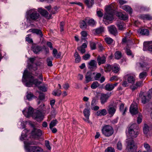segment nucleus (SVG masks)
Here are the masks:
<instances>
[{
  "instance_id": "obj_1",
  "label": "nucleus",
  "mask_w": 152,
  "mask_h": 152,
  "mask_svg": "<svg viewBox=\"0 0 152 152\" xmlns=\"http://www.w3.org/2000/svg\"><path fill=\"white\" fill-rule=\"evenodd\" d=\"M28 81L25 84V86L27 87H30L34 84L35 86L38 87L39 89L45 92L47 91L46 87L43 86H40L42 82L39 81L37 79H34V76L29 73L27 70H25L23 74L22 79L23 82Z\"/></svg>"
},
{
  "instance_id": "obj_2",
  "label": "nucleus",
  "mask_w": 152,
  "mask_h": 152,
  "mask_svg": "<svg viewBox=\"0 0 152 152\" xmlns=\"http://www.w3.org/2000/svg\"><path fill=\"white\" fill-rule=\"evenodd\" d=\"M139 127L136 124H132L129 127L128 130L129 136L132 138H129L126 140L132 139L133 138L136 137L139 134Z\"/></svg>"
},
{
  "instance_id": "obj_3",
  "label": "nucleus",
  "mask_w": 152,
  "mask_h": 152,
  "mask_svg": "<svg viewBox=\"0 0 152 152\" xmlns=\"http://www.w3.org/2000/svg\"><path fill=\"white\" fill-rule=\"evenodd\" d=\"M113 13L114 10L108 8L104 15L103 19L104 23L106 25H108L110 21L113 19Z\"/></svg>"
},
{
  "instance_id": "obj_4",
  "label": "nucleus",
  "mask_w": 152,
  "mask_h": 152,
  "mask_svg": "<svg viewBox=\"0 0 152 152\" xmlns=\"http://www.w3.org/2000/svg\"><path fill=\"white\" fill-rule=\"evenodd\" d=\"M26 13L30 20L37 21L40 17V14L35 9H32L28 10Z\"/></svg>"
},
{
  "instance_id": "obj_5",
  "label": "nucleus",
  "mask_w": 152,
  "mask_h": 152,
  "mask_svg": "<svg viewBox=\"0 0 152 152\" xmlns=\"http://www.w3.org/2000/svg\"><path fill=\"white\" fill-rule=\"evenodd\" d=\"M102 134L105 137H109L114 133V130L113 127L109 125L104 126L102 129Z\"/></svg>"
},
{
  "instance_id": "obj_6",
  "label": "nucleus",
  "mask_w": 152,
  "mask_h": 152,
  "mask_svg": "<svg viewBox=\"0 0 152 152\" xmlns=\"http://www.w3.org/2000/svg\"><path fill=\"white\" fill-rule=\"evenodd\" d=\"M126 143L127 144V152H135L137 147L134 144L133 140L132 139L128 140L126 141ZM137 152H141V151L139 150Z\"/></svg>"
},
{
  "instance_id": "obj_7",
  "label": "nucleus",
  "mask_w": 152,
  "mask_h": 152,
  "mask_svg": "<svg viewBox=\"0 0 152 152\" xmlns=\"http://www.w3.org/2000/svg\"><path fill=\"white\" fill-rule=\"evenodd\" d=\"M26 152H42L43 150L40 148L36 146H27L25 147Z\"/></svg>"
},
{
  "instance_id": "obj_8",
  "label": "nucleus",
  "mask_w": 152,
  "mask_h": 152,
  "mask_svg": "<svg viewBox=\"0 0 152 152\" xmlns=\"http://www.w3.org/2000/svg\"><path fill=\"white\" fill-rule=\"evenodd\" d=\"M129 111L132 115H136L138 113V107L137 104L135 102H133L131 104Z\"/></svg>"
},
{
  "instance_id": "obj_9",
  "label": "nucleus",
  "mask_w": 152,
  "mask_h": 152,
  "mask_svg": "<svg viewBox=\"0 0 152 152\" xmlns=\"http://www.w3.org/2000/svg\"><path fill=\"white\" fill-rule=\"evenodd\" d=\"M111 93H107L106 94H102L100 98L101 104H103L107 102L110 96Z\"/></svg>"
},
{
  "instance_id": "obj_10",
  "label": "nucleus",
  "mask_w": 152,
  "mask_h": 152,
  "mask_svg": "<svg viewBox=\"0 0 152 152\" xmlns=\"http://www.w3.org/2000/svg\"><path fill=\"white\" fill-rule=\"evenodd\" d=\"M42 134V132L41 130L39 129L34 128L32 131L31 135L33 138L37 139Z\"/></svg>"
},
{
  "instance_id": "obj_11",
  "label": "nucleus",
  "mask_w": 152,
  "mask_h": 152,
  "mask_svg": "<svg viewBox=\"0 0 152 152\" xmlns=\"http://www.w3.org/2000/svg\"><path fill=\"white\" fill-rule=\"evenodd\" d=\"M88 67L91 71H94L97 68L96 61L94 60H91L88 63Z\"/></svg>"
},
{
  "instance_id": "obj_12",
  "label": "nucleus",
  "mask_w": 152,
  "mask_h": 152,
  "mask_svg": "<svg viewBox=\"0 0 152 152\" xmlns=\"http://www.w3.org/2000/svg\"><path fill=\"white\" fill-rule=\"evenodd\" d=\"M32 116L37 121H41L43 119V117L42 112L39 110H37L32 115Z\"/></svg>"
},
{
  "instance_id": "obj_13",
  "label": "nucleus",
  "mask_w": 152,
  "mask_h": 152,
  "mask_svg": "<svg viewBox=\"0 0 152 152\" xmlns=\"http://www.w3.org/2000/svg\"><path fill=\"white\" fill-rule=\"evenodd\" d=\"M38 11L42 16L45 17L46 18L50 19L51 18V15H49L48 12L45 9L39 8L38 9Z\"/></svg>"
},
{
  "instance_id": "obj_14",
  "label": "nucleus",
  "mask_w": 152,
  "mask_h": 152,
  "mask_svg": "<svg viewBox=\"0 0 152 152\" xmlns=\"http://www.w3.org/2000/svg\"><path fill=\"white\" fill-rule=\"evenodd\" d=\"M33 109L32 107H29L28 108L26 109L25 110L23 111V113L26 117H28L31 115H32L34 113Z\"/></svg>"
},
{
  "instance_id": "obj_15",
  "label": "nucleus",
  "mask_w": 152,
  "mask_h": 152,
  "mask_svg": "<svg viewBox=\"0 0 152 152\" xmlns=\"http://www.w3.org/2000/svg\"><path fill=\"white\" fill-rule=\"evenodd\" d=\"M125 77L127 78L129 83L133 84L135 81V76L132 74H128L126 75Z\"/></svg>"
},
{
  "instance_id": "obj_16",
  "label": "nucleus",
  "mask_w": 152,
  "mask_h": 152,
  "mask_svg": "<svg viewBox=\"0 0 152 152\" xmlns=\"http://www.w3.org/2000/svg\"><path fill=\"white\" fill-rule=\"evenodd\" d=\"M139 96L141 100L142 103L144 104L148 102L149 99L151 98L148 97V95L147 96L143 93H141L140 94Z\"/></svg>"
},
{
  "instance_id": "obj_17",
  "label": "nucleus",
  "mask_w": 152,
  "mask_h": 152,
  "mask_svg": "<svg viewBox=\"0 0 152 152\" xmlns=\"http://www.w3.org/2000/svg\"><path fill=\"white\" fill-rule=\"evenodd\" d=\"M94 74V72L92 73L90 71L87 72L85 76L86 83H88L90 81L92 80L93 76Z\"/></svg>"
},
{
  "instance_id": "obj_18",
  "label": "nucleus",
  "mask_w": 152,
  "mask_h": 152,
  "mask_svg": "<svg viewBox=\"0 0 152 152\" xmlns=\"http://www.w3.org/2000/svg\"><path fill=\"white\" fill-rule=\"evenodd\" d=\"M116 109V107L115 105H110L107 110L109 114L113 116L115 114Z\"/></svg>"
},
{
  "instance_id": "obj_19",
  "label": "nucleus",
  "mask_w": 152,
  "mask_h": 152,
  "mask_svg": "<svg viewBox=\"0 0 152 152\" xmlns=\"http://www.w3.org/2000/svg\"><path fill=\"white\" fill-rule=\"evenodd\" d=\"M118 83H116L114 84L112 83H107L105 86V88L106 90L108 91H110L112 90L115 87L117 86Z\"/></svg>"
},
{
  "instance_id": "obj_20",
  "label": "nucleus",
  "mask_w": 152,
  "mask_h": 152,
  "mask_svg": "<svg viewBox=\"0 0 152 152\" xmlns=\"http://www.w3.org/2000/svg\"><path fill=\"white\" fill-rule=\"evenodd\" d=\"M97 61L99 65L104 64L106 61V58L104 56H99L97 58Z\"/></svg>"
},
{
  "instance_id": "obj_21",
  "label": "nucleus",
  "mask_w": 152,
  "mask_h": 152,
  "mask_svg": "<svg viewBox=\"0 0 152 152\" xmlns=\"http://www.w3.org/2000/svg\"><path fill=\"white\" fill-rule=\"evenodd\" d=\"M108 28L109 31L111 34L114 35H116L117 34V29L114 26H111L109 27Z\"/></svg>"
},
{
  "instance_id": "obj_22",
  "label": "nucleus",
  "mask_w": 152,
  "mask_h": 152,
  "mask_svg": "<svg viewBox=\"0 0 152 152\" xmlns=\"http://www.w3.org/2000/svg\"><path fill=\"white\" fill-rule=\"evenodd\" d=\"M143 45L146 48H148V50L152 53V42H144Z\"/></svg>"
},
{
  "instance_id": "obj_23",
  "label": "nucleus",
  "mask_w": 152,
  "mask_h": 152,
  "mask_svg": "<svg viewBox=\"0 0 152 152\" xmlns=\"http://www.w3.org/2000/svg\"><path fill=\"white\" fill-rule=\"evenodd\" d=\"M85 20L89 26H93L96 23V22L93 19H90V18L88 17H86L85 18Z\"/></svg>"
},
{
  "instance_id": "obj_24",
  "label": "nucleus",
  "mask_w": 152,
  "mask_h": 152,
  "mask_svg": "<svg viewBox=\"0 0 152 152\" xmlns=\"http://www.w3.org/2000/svg\"><path fill=\"white\" fill-rule=\"evenodd\" d=\"M83 113L86 119H83L86 122H88V119L90 115V111L89 110L85 109H84Z\"/></svg>"
},
{
  "instance_id": "obj_25",
  "label": "nucleus",
  "mask_w": 152,
  "mask_h": 152,
  "mask_svg": "<svg viewBox=\"0 0 152 152\" xmlns=\"http://www.w3.org/2000/svg\"><path fill=\"white\" fill-rule=\"evenodd\" d=\"M116 15L121 20H126L128 18V15L126 14H124L121 12H118L116 14Z\"/></svg>"
},
{
  "instance_id": "obj_26",
  "label": "nucleus",
  "mask_w": 152,
  "mask_h": 152,
  "mask_svg": "<svg viewBox=\"0 0 152 152\" xmlns=\"http://www.w3.org/2000/svg\"><path fill=\"white\" fill-rule=\"evenodd\" d=\"M52 55L54 57L58 58L61 57V53L60 52H58L56 49L54 48L53 50Z\"/></svg>"
},
{
  "instance_id": "obj_27",
  "label": "nucleus",
  "mask_w": 152,
  "mask_h": 152,
  "mask_svg": "<svg viewBox=\"0 0 152 152\" xmlns=\"http://www.w3.org/2000/svg\"><path fill=\"white\" fill-rule=\"evenodd\" d=\"M117 26L118 29L121 31H123L126 29V25L123 22L118 23L117 24Z\"/></svg>"
},
{
  "instance_id": "obj_28",
  "label": "nucleus",
  "mask_w": 152,
  "mask_h": 152,
  "mask_svg": "<svg viewBox=\"0 0 152 152\" xmlns=\"http://www.w3.org/2000/svg\"><path fill=\"white\" fill-rule=\"evenodd\" d=\"M137 65L138 66L143 68V69L145 70H148L149 68V66L145 62L143 63V64H142L140 63H137Z\"/></svg>"
},
{
  "instance_id": "obj_29",
  "label": "nucleus",
  "mask_w": 152,
  "mask_h": 152,
  "mask_svg": "<svg viewBox=\"0 0 152 152\" xmlns=\"http://www.w3.org/2000/svg\"><path fill=\"white\" fill-rule=\"evenodd\" d=\"M86 22L85 21V19L84 20L80 21V28L83 30L86 29L87 28V25Z\"/></svg>"
},
{
  "instance_id": "obj_30",
  "label": "nucleus",
  "mask_w": 152,
  "mask_h": 152,
  "mask_svg": "<svg viewBox=\"0 0 152 152\" xmlns=\"http://www.w3.org/2000/svg\"><path fill=\"white\" fill-rule=\"evenodd\" d=\"M107 113V111L105 109L99 110L96 113L97 116L105 115Z\"/></svg>"
},
{
  "instance_id": "obj_31",
  "label": "nucleus",
  "mask_w": 152,
  "mask_h": 152,
  "mask_svg": "<svg viewBox=\"0 0 152 152\" xmlns=\"http://www.w3.org/2000/svg\"><path fill=\"white\" fill-rule=\"evenodd\" d=\"M121 8L124 10L128 12L129 14H131L132 12V9L131 7L128 5H124L121 7Z\"/></svg>"
},
{
  "instance_id": "obj_32",
  "label": "nucleus",
  "mask_w": 152,
  "mask_h": 152,
  "mask_svg": "<svg viewBox=\"0 0 152 152\" xmlns=\"http://www.w3.org/2000/svg\"><path fill=\"white\" fill-rule=\"evenodd\" d=\"M42 48L41 46L35 45L33 47L32 50L35 53H37L42 50Z\"/></svg>"
},
{
  "instance_id": "obj_33",
  "label": "nucleus",
  "mask_w": 152,
  "mask_h": 152,
  "mask_svg": "<svg viewBox=\"0 0 152 152\" xmlns=\"http://www.w3.org/2000/svg\"><path fill=\"white\" fill-rule=\"evenodd\" d=\"M119 65L117 64H114L112 65V70L115 73H117L119 71Z\"/></svg>"
},
{
  "instance_id": "obj_34",
  "label": "nucleus",
  "mask_w": 152,
  "mask_h": 152,
  "mask_svg": "<svg viewBox=\"0 0 152 152\" xmlns=\"http://www.w3.org/2000/svg\"><path fill=\"white\" fill-rule=\"evenodd\" d=\"M141 18L143 20H152V17L149 15H142L140 16Z\"/></svg>"
},
{
  "instance_id": "obj_35",
  "label": "nucleus",
  "mask_w": 152,
  "mask_h": 152,
  "mask_svg": "<svg viewBox=\"0 0 152 152\" xmlns=\"http://www.w3.org/2000/svg\"><path fill=\"white\" fill-rule=\"evenodd\" d=\"M85 3L89 8L91 7L94 4V0H85Z\"/></svg>"
},
{
  "instance_id": "obj_36",
  "label": "nucleus",
  "mask_w": 152,
  "mask_h": 152,
  "mask_svg": "<svg viewBox=\"0 0 152 152\" xmlns=\"http://www.w3.org/2000/svg\"><path fill=\"white\" fill-rule=\"evenodd\" d=\"M138 32L143 35H148L149 33V31L147 29H141L138 30Z\"/></svg>"
},
{
  "instance_id": "obj_37",
  "label": "nucleus",
  "mask_w": 152,
  "mask_h": 152,
  "mask_svg": "<svg viewBox=\"0 0 152 152\" xmlns=\"http://www.w3.org/2000/svg\"><path fill=\"white\" fill-rule=\"evenodd\" d=\"M28 132V130L26 129H24L23 131L22 132L21 137L20 138L21 140H23L25 139V138L26 137L27 135Z\"/></svg>"
},
{
  "instance_id": "obj_38",
  "label": "nucleus",
  "mask_w": 152,
  "mask_h": 152,
  "mask_svg": "<svg viewBox=\"0 0 152 152\" xmlns=\"http://www.w3.org/2000/svg\"><path fill=\"white\" fill-rule=\"evenodd\" d=\"M33 33H35L37 35L39 36L40 37H42L43 36V34L42 31L40 30L34 28V30H33Z\"/></svg>"
},
{
  "instance_id": "obj_39",
  "label": "nucleus",
  "mask_w": 152,
  "mask_h": 152,
  "mask_svg": "<svg viewBox=\"0 0 152 152\" xmlns=\"http://www.w3.org/2000/svg\"><path fill=\"white\" fill-rule=\"evenodd\" d=\"M150 127L146 124H144L143 129V132L145 134H147L149 132Z\"/></svg>"
},
{
  "instance_id": "obj_40",
  "label": "nucleus",
  "mask_w": 152,
  "mask_h": 152,
  "mask_svg": "<svg viewBox=\"0 0 152 152\" xmlns=\"http://www.w3.org/2000/svg\"><path fill=\"white\" fill-rule=\"evenodd\" d=\"M124 105L123 104H121L119 107L120 110L122 113V114L124 115L125 114V112L127 111V108L126 107L124 110Z\"/></svg>"
},
{
  "instance_id": "obj_41",
  "label": "nucleus",
  "mask_w": 152,
  "mask_h": 152,
  "mask_svg": "<svg viewBox=\"0 0 152 152\" xmlns=\"http://www.w3.org/2000/svg\"><path fill=\"white\" fill-rule=\"evenodd\" d=\"M74 57L75 58V61L76 63L80 62L81 60V57L80 56L78 53L76 52L74 54Z\"/></svg>"
},
{
  "instance_id": "obj_42",
  "label": "nucleus",
  "mask_w": 152,
  "mask_h": 152,
  "mask_svg": "<svg viewBox=\"0 0 152 152\" xmlns=\"http://www.w3.org/2000/svg\"><path fill=\"white\" fill-rule=\"evenodd\" d=\"M112 65L107 64L105 65L104 67V70L105 72H108L112 70Z\"/></svg>"
},
{
  "instance_id": "obj_43",
  "label": "nucleus",
  "mask_w": 152,
  "mask_h": 152,
  "mask_svg": "<svg viewBox=\"0 0 152 152\" xmlns=\"http://www.w3.org/2000/svg\"><path fill=\"white\" fill-rule=\"evenodd\" d=\"M99 86V84L97 81H94L91 84V87L92 89H95L97 88Z\"/></svg>"
},
{
  "instance_id": "obj_44",
  "label": "nucleus",
  "mask_w": 152,
  "mask_h": 152,
  "mask_svg": "<svg viewBox=\"0 0 152 152\" xmlns=\"http://www.w3.org/2000/svg\"><path fill=\"white\" fill-rule=\"evenodd\" d=\"M144 146L148 152H151L152 151V149L150 147V145L147 143L144 144Z\"/></svg>"
},
{
  "instance_id": "obj_45",
  "label": "nucleus",
  "mask_w": 152,
  "mask_h": 152,
  "mask_svg": "<svg viewBox=\"0 0 152 152\" xmlns=\"http://www.w3.org/2000/svg\"><path fill=\"white\" fill-rule=\"evenodd\" d=\"M58 123V121L56 120H53L49 124V128L51 129L53 127L55 126Z\"/></svg>"
},
{
  "instance_id": "obj_46",
  "label": "nucleus",
  "mask_w": 152,
  "mask_h": 152,
  "mask_svg": "<svg viewBox=\"0 0 152 152\" xmlns=\"http://www.w3.org/2000/svg\"><path fill=\"white\" fill-rule=\"evenodd\" d=\"M53 60V58L52 57H51V58H48L47 59L46 62L48 66H53L52 63V60Z\"/></svg>"
},
{
  "instance_id": "obj_47",
  "label": "nucleus",
  "mask_w": 152,
  "mask_h": 152,
  "mask_svg": "<svg viewBox=\"0 0 152 152\" xmlns=\"http://www.w3.org/2000/svg\"><path fill=\"white\" fill-rule=\"evenodd\" d=\"M35 97L34 96L32 93L30 92H27V94L26 95L27 99L30 100L32 99L33 97Z\"/></svg>"
},
{
  "instance_id": "obj_48",
  "label": "nucleus",
  "mask_w": 152,
  "mask_h": 152,
  "mask_svg": "<svg viewBox=\"0 0 152 152\" xmlns=\"http://www.w3.org/2000/svg\"><path fill=\"white\" fill-rule=\"evenodd\" d=\"M115 57L116 59H120L121 57V53L119 51H117L115 52Z\"/></svg>"
},
{
  "instance_id": "obj_49",
  "label": "nucleus",
  "mask_w": 152,
  "mask_h": 152,
  "mask_svg": "<svg viewBox=\"0 0 152 152\" xmlns=\"http://www.w3.org/2000/svg\"><path fill=\"white\" fill-rule=\"evenodd\" d=\"M104 28L103 27H100L96 30V32L97 34H100L104 31Z\"/></svg>"
},
{
  "instance_id": "obj_50",
  "label": "nucleus",
  "mask_w": 152,
  "mask_h": 152,
  "mask_svg": "<svg viewBox=\"0 0 152 152\" xmlns=\"http://www.w3.org/2000/svg\"><path fill=\"white\" fill-rule=\"evenodd\" d=\"M61 94V91L58 89L56 91H54L53 92V94L55 96H59Z\"/></svg>"
},
{
  "instance_id": "obj_51",
  "label": "nucleus",
  "mask_w": 152,
  "mask_h": 152,
  "mask_svg": "<svg viewBox=\"0 0 152 152\" xmlns=\"http://www.w3.org/2000/svg\"><path fill=\"white\" fill-rule=\"evenodd\" d=\"M105 41L106 43L108 45L111 44L113 42V40L110 37H107L105 38Z\"/></svg>"
},
{
  "instance_id": "obj_52",
  "label": "nucleus",
  "mask_w": 152,
  "mask_h": 152,
  "mask_svg": "<svg viewBox=\"0 0 152 152\" xmlns=\"http://www.w3.org/2000/svg\"><path fill=\"white\" fill-rule=\"evenodd\" d=\"M147 74L146 72H142L140 74L139 78L140 79L145 78L147 76Z\"/></svg>"
},
{
  "instance_id": "obj_53",
  "label": "nucleus",
  "mask_w": 152,
  "mask_h": 152,
  "mask_svg": "<svg viewBox=\"0 0 152 152\" xmlns=\"http://www.w3.org/2000/svg\"><path fill=\"white\" fill-rule=\"evenodd\" d=\"M31 36L30 34H28L26 36V41L29 43H31L33 42V41L32 39L29 37Z\"/></svg>"
},
{
  "instance_id": "obj_54",
  "label": "nucleus",
  "mask_w": 152,
  "mask_h": 152,
  "mask_svg": "<svg viewBox=\"0 0 152 152\" xmlns=\"http://www.w3.org/2000/svg\"><path fill=\"white\" fill-rule=\"evenodd\" d=\"M117 147L118 150H121L122 148V145L121 142L119 141L117 145Z\"/></svg>"
},
{
  "instance_id": "obj_55",
  "label": "nucleus",
  "mask_w": 152,
  "mask_h": 152,
  "mask_svg": "<svg viewBox=\"0 0 152 152\" xmlns=\"http://www.w3.org/2000/svg\"><path fill=\"white\" fill-rule=\"evenodd\" d=\"M142 116L141 114L139 113L138 116L137 118V122L139 124L141 123L142 121Z\"/></svg>"
},
{
  "instance_id": "obj_56",
  "label": "nucleus",
  "mask_w": 152,
  "mask_h": 152,
  "mask_svg": "<svg viewBox=\"0 0 152 152\" xmlns=\"http://www.w3.org/2000/svg\"><path fill=\"white\" fill-rule=\"evenodd\" d=\"M105 152H115V151L114 148L111 147H109L105 150Z\"/></svg>"
},
{
  "instance_id": "obj_57",
  "label": "nucleus",
  "mask_w": 152,
  "mask_h": 152,
  "mask_svg": "<svg viewBox=\"0 0 152 152\" xmlns=\"http://www.w3.org/2000/svg\"><path fill=\"white\" fill-rule=\"evenodd\" d=\"M90 45L92 50H94L96 48V44L93 42H90Z\"/></svg>"
},
{
  "instance_id": "obj_58",
  "label": "nucleus",
  "mask_w": 152,
  "mask_h": 152,
  "mask_svg": "<svg viewBox=\"0 0 152 152\" xmlns=\"http://www.w3.org/2000/svg\"><path fill=\"white\" fill-rule=\"evenodd\" d=\"M45 95L43 93H40L39 98L40 100H43L45 99Z\"/></svg>"
},
{
  "instance_id": "obj_59",
  "label": "nucleus",
  "mask_w": 152,
  "mask_h": 152,
  "mask_svg": "<svg viewBox=\"0 0 152 152\" xmlns=\"http://www.w3.org/2000/svg\"><path fill=\"white\" fill-rule=\"evenodd\" d=\"M90 55L88 54H85L83 56V59L85 60H87L90 58Z\"/></svg>"
},
{
  "instance_id": "obj_60",
  "label": "nucleus",
  "mask_w": 152,
  "mask_h": 152,
  "mask_svg": "<svg viewBox=\"0 0 152 152\" xmlns=\"http://www.w3.org/2000/svg\"><path fill=\"white\" fill-rule=\"evenodd\" d=\"M101 76V74L99 73H97L94 77L95 80H98Z\"/></svg>"
},
{
  "instance_id": "obj_61",
  "label": "nucleus",
  "mask_w": 152,
  "mask_h": 152,
  "mask_svg": "<svg viewBox=\"0 0 152 152\" xmlns=\"http://www.w3.org/2000/svg\"><path fill=\"white\" fill-rule=\"evenodd\" d=\"M47 45L50 48V50H53V44L51 42L48 41L47 42Z\"/></svg>"
},
{
  "instance_id": "obj_62",
  "label": "nucleus",
  "mask_w": 152,
  "mask_h": 152,
  "mask_svg": "<svg viewBox=\"0 0 152 152\" xmlns=\"http://www.w3.org/2000/svg\"><path fill=\"white\" fill-rule=\"evenodd\" d=\"M81 34L82 37H85L88 35V34L87 32L86 31H82L81 32Z\"/></svg>"
},
{
  "instance_id": "obj_63",
  "label": "nucleus",
  "mask_w": 152,
  "mask_h": 152,
  "mask_svg": "<svg viewBox=\"0 0 152 152\" xmlns=\"http://www.w3.org/2000/svg\"><path fill=\"white\" fill-rule=\"evenodd\" d=\"M45 145L47 148L50 150L51 147L50 146L49 142L48 141L46 140L45 141Z\"/></svg>"
},
{
  "instance_id": "obj_64",
  "label": "nucleus",
  "mask_w": 152,
  "mask_h": 152,
  "mask_svg": "<svg viewBox=\"0 0 152 152\" xmlns=\"http://www.w3.org/2000/svg\"><path fill=\"white\" fill-rule=\"evenodd\" d=\"M143 85L142 82L139 81L137 82L136 83V86L137 87L142 86Z\"/></svg>"
}]
</instances>
